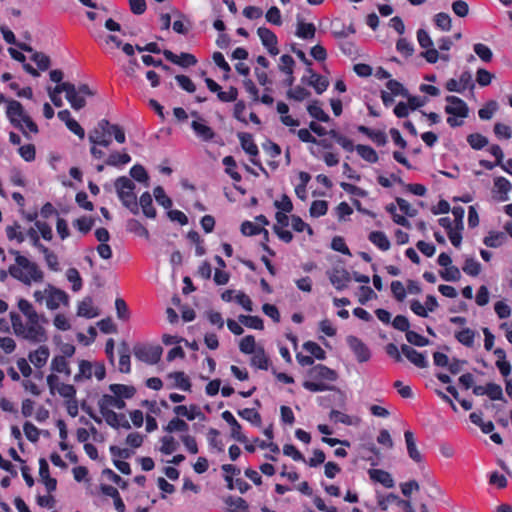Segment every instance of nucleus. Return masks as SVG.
I'll return each mask as SVG.
<instances>
[{"label": "nucleus", "mask_w": 512, "mask_h": 512, "mask_svg": "<svg viewBox=\"0 0 512 512\" xmlns=\"http://www.w3.org/2000/svg\"><path fill=\"white\" fill-rule=\"evenodd\" d=\"M18 308L26 317L24 324L21 317L15 313H10L11 324L14 333L18 337H22L33 343H40L47 340L45 329L42 326L46 319L43 315H39L33 305L26 299L18 301Z\"/></svg>", "instance_id": "obj_1"}, {"label": "nucleus", "mask_w": 512, "mask_h": 512, "mask_svg": "<svg viewBox=\"0 0 512 512\" xmlns=\"http://www.w3.org/2000/svg\"><path fill=\"white\" fill-rule=\"evenodd\" d=\"M6 102V116L13 127L20 130L22 134L30 139L29 133L37 134L39 132L37 124L25 112L22 104L16 100H7L0 93V104Z\"/></svg>", "instance_id": "obj_2"}, {"label": "nucleus", "mask_w": 512, "mask_h": 512, "mask_svg": "<svg viewBox=\"0 0 512 512\" xmlns=\"http://www.w3.org/2000/svg\"><path fill=\"white\" fill-rule=\"evenodd\" d=\"M15 256V265L9 267L10 275L24 283L30 285L32 282L40 283L44 279V273L35 262L20 254L19 251L11 249L9 251Z\"/></svg>", "instance_id": "obj_3"}, {"label": "nucleus", "mask_w": 512, "mask_h": 512, "mask_svg": "<svg viewBox=\"0 0 512 512\" xmlns=\"http://www.w3.org/2000/svg\"><path fill=\"white\" fill-rule=\"evenodd\" d=\"M308 380L303 382V387L310 392H323L332 390L328 382H335L338 374L335 370L323 364L314 365L307 372Z\"/></svg>", "instance_id": "obj_4"}, {"label": "nucleus", "mask_w": 512, "mask_h": 512, "mask_svg": "<svg viewBox=\"0 0 512 512\" xmlns=\"http://www.w3.org/2000/svg\"><path fill=\"white\" fill-rule=\"evenodd\" d=\"M115 188L117 195L129 211L133 214H138V202L134 192L136 186L134 182L126 176H121L115 181Z\"/></svg>", "instance_id": "obj_5"}, {"label": "nucleus", "mask_w": 512, "mask_h": 512, "mask_svg": "<svg viewBox=\"0 0 512 512\" xmlns=\"http://www.w3.org/2000/svg\"><path fill=\"white\" fill-rule=\"evenodd\" d=\"M163 349L159 345L137 344L133 348L134 356L147 364L154 365L161 359Z\"/></svg>", "instance_id": "obj_6"}, {"label": "nucleus", "mask_w": 512, "mask_h": 512, "mask_svg": "<svg viewBox=\"0 0 512 512\" xmlns=\"http://www.w3.org/2000/svg\"><path fill=\"white\" fill-rule=\"evenodd\" d=\"M46 307L49 310H56L61 304L68 305L69 297L67 293L55 286L48 284L45 288Z\"/></svg>", "instance_id": "obj_7"}, {"label": "nucleus", "mask_w": 512, "mask_h": 512, "mask_svg": "<svg viewBox=\"0 0 512 512\" xmlns=\"http://www.w3.org/2000/svg\"><path fill=\"white\" fill-rule=\"evenodd\" d=\"M346 342L359 363H365L370 360L371 351L360 338L354 335H349L346 337Z\"/></svg>", "instance_id": "obj_8"}, {"label": "nucleus", "mask_w": 512, "mask_h": 512, "mask_svg": "<svg viewBox=\"0 0 512 512\" xmlns=\"http://www.w3.org/2000/svg\"><path fill=\"white\" fill-rule=\"evenodd\" d=\"M107 128H109V121L107 119H101L97 126L89 133V142L92 145L108 147L112 140L107 138Z\"/></svg>", "instance_id": "obj_9"}, {"label": "nucleus", "mask_w": 512, "mask_h": 512, "mask_svg": "<svg viewBox=\"0 0 512 512\" xmlns=\"http://www.w3.org/2000/svg\"><path fill=\"white\" fill-rule=\"evenodd\" d=\"M448 105L445 106V112L448 115L457 116L459 118H467L469 115V107L464 100L457 96H447Z\"/></svg>", "instance_id": "obj_10"}, {"label": "nucleus", "mask_w": 512, "mask_h": 512, "mask_svg": "<svg viewBox=\"0 0 512 512\" xmlns=\"http://www.w3.org/2000/svg\"><path fill=\"white\" fill-rule=\"evenodd\" d=\"M238 138L240 140L242 149L252 157V164L258 166L262 171H265L261 163L256 159L259 154V150L257 145L254 143L252 135L249 133H239Z\"/></svg>", "instance_id": "obj_11"}, {"label": "nucleus", "mask_w": 512, "mask_h": 512, "mask_svg": "<svg viewBox=\"0 0 512 512\" xmlns=\"http://www.w3.org/2000/svg\"><path fill=\"white\" fill-rule=\"evenodd\" d=\"M257 34L261 40L262 45L267 49L268 53L271 56L278 55V40L275 33L266 27H259L257 29Z\"/></svg>", "instance_id": "obj_12"}, {"label": "nucleus", "mask_w": 512, "mask_h": 512, "mask_svg": "<svg viewBox=\"0 0 512 512\" xmlns=\"http://www.w3.org/2000/svg\"><path fill=\"white\" fill-rule=\"evenodd\" d=\"M328 277L331 284L338 291H342L347 288L351 281L350 273L343 267H334L328 272Z\"/></svg>", "instance_id": "obj_13"}, {"label": "nucleus", "mask_w": 512, "mask_h": 512, "mask_svg": "<svg viewBox=\"0 0 512 512\" xmlns=\"http://www.w3.org/2000/svg\"><path fill=\"white\" fill-rule=\"evenodd\" d=\"M162 53L166 60L183 68H188L197 64L196 57L190 53L182 52L180 55H177L170 50H164Z\"/></svg>", "instance_id": "obj_14"}, {"label": "nucleus", "mask_w": 512, "mask_h": 512, "mask_svg": "<svg viewBox=\"0 0 512 512\" xmlns=\"http://www.w3.org/2000/svg\"><path fill=\"white\" fill-rule=\"evenodd\" d=\"M400 349L402 354L416 367L426 368L428 366L426 353L418 352L407 344H402Z\"/></svg>", "instance_id": "obj_15"}, {"label": "nucleus", "mask_w": 512, "mask_h": 512, "mask_svg": "<svg viewBox=\"0 0 512 512\" xmlns=\"http://www.w3.org/2000/svg\"><path fill=\"white\" fill-rule=\"evenodd\" d=\"M62 89L65 90L66 99L74 110H80L86 105L85 98L77 92L74 84L68 82V85L63 86Z\"/></svg>", "instance_id": "obj_16"}, {"label": "nucleus", "mask_w": 512, "mask_h": 512, "mask_svg": "<svg viewBox=\"0 0 512 512\" xmlns=\"http://www.w3.org/2000/svg\"><path fill=\"white\" fill-rule=\"evenodd\" d=\"M307 73L309 74V79L307 80V83L312 86L317 94H322L329 86V81L326 77L321 76L317 73H315L311 67H307L306 69ZM303 82H306V77L302 78Z\"/></svg>", "instance_id": "obj_17"}, {"label": "nucleus", "mask_w": 512, "mask_h": 512, "mask_svg": "<svg viewBox=\"0 0 512 512\" xmlns=\"http://www.w3.org/2000/svg\"><path fill=\"white\" fill-rule=\"evenodd\" d=\"M50 357V350L46 345H41L37 349L28 354V360L34 365L35 368L41 369L44 367Z\"/></svg>", "instance_id": "obj_18"}, {"label": "nucleus", "mask_w": 512, "mask_h": 512, "mask_svg": "<svg viewBox=\"0 0 512 512\" xmlns=\"http://www.w3.org/2000/svg\"><path fill=\"white\" fill-rule=\"evenodd\" d=\"M100 411L112 410L111 408H117L122 410L125 408V401L120 399L117 395L104 394L98 401Z\"/></svg>", "instance_id": "obj_19"}, {"label": "nucleus", "mask_w": 512, "mask_h": 512, "mask_svg": "<svg viewBox=\"0 0 512 512\" xmlns=\"http://www.w3.org/2000/svg\"><path fill=\"white\" fill-rule=\"evenodd\" d=\"M39 475L48 492L56 490L57 481L55 478L50 477L49 465L44 458L39 460Z\"/></svg>", "instance_id": "obj_20"}, {"label": "nucleus", "mask_w": 512, "mask_h": 512, "mask_svg": "<svg viewBox=\"0 0 512 512\" xmlns=\"http://www.w3.org/2000/svg\"><path fill=\"white\" fill-rule=\"evenodd\" d=\"M404 438L409 457L416 463H420L423 460L422 454L417 449L416 440L414 434L410 430L404 432Z\"/></svg>", "instance_id": "obj_21"}, {"label": "nucleus", "mask_w": 512, "mask_h": 512, "mask_svg": "<svg viewBox=\"0 0 512 512\" xmlns=\"http://www.w3.org/2000/svg\"><path fill=\"white\" fill-rule=\"evenodd\" d=\"M191 128L194 131L195 135L200 138L202 141L208 142L214 139L215 132L213 129L200 121H193L191 123Z\"/></svg>", "instance_id": "obj_22"}, {"label": "nucleus", "mask_w": 512, "mask_h": 512, "mask_svg": "<svg viewBox=\"0 0 512 512\" xmlns=\"http://www.w3.org/2000/svg\"><path fill=\"white\" fill-rule=\"evenodd\" d=\"M368 474L373 481L381 483L384 487H394V480L389 472L381 469H370Z\"/></svg>", "instance_id": "obj_23"}, {"label": "nucleus", "mask_w": 512, "mask_h": 512, "mask_svg": "<svg viewBox=\"0 0 512 512\" xmlns=\"http://www.w3.org/2000/svg\"><path fill=\"white\" fill-rule=\"evenodd\" d=\"M130 162L131 156L128 153H120L118 151H114L109 154L105 164L112 167L122 168Z\"/></svg>", "instance_id": "obj_24"}, {"label": "nucleus", "mask_w": 512, "mask_h": 512, "mask_svg": "<svg viewBox=\"0 0 512 512\" xmlns=\"http://www.w3.org/2000/svg\"><path fill=\"white\" fill-rule=\"evenodd\" d=\"M507 240L506 233L501 231H490L484 237L483 243L490 248H498L502 246Z\"/></svg>", "instance_id": "obj_25"}, {"label": "nucleus", "mask_w": 512, "mask_h": 512, "mask_svg": "<svg viewBox=\"0 0 512 512\" xmlns=\"http://www.w3.org/2000/svg\"><path fill=\"white\" fill-rule=\"evenodd\" d=\"M494 187L496 191L500 194V201H507L509 199L508 193L512 188L511 182L505 177L499 176L494 179Z\"/></svg>", "instance_id": "obj_26"}, {"label": "nucleus", "mask_w": 512, "mask_h": 512, "mask_svg": "<svg viewBox=\"0 0 512 512\" xmlns=\"http://www.w3.org/2000/svg\"><path fill=\"white\" fill-rule=\"evenodd\" d=\"M224 502L229 507L228 512H249L247 501L241 497L228 496Z\"/></svg>", "instance_id": "obj_27"}, {"label": "nucleus", "mask_w": 512, "mask_h": 512, "mask_svg": "<svg viewBox=\"0 0 512 512\" xmlns=\"http://www.w3.org/2000/svg\"><path fill=\"white\" fill-rule=\"evenodd\" d=\"M142 208L143 214L148 218H155L156 217V210L153 207V200L152 196L149 192H144L140 196V200L138 203V207Z\"/></svg>", "instance_id": "obj_28"}, {"label": "nucleus", "mask_w": 512, "mask_h": 512, "mask_svg": "<svg viewBox=\"0 0 512 512\" xmlns=\"http://www.w3.org/2000/svg\"><path fill=\"white\" fill-rule=\"evenodd\" d=\"M119 371L121 373H130L131 371V361H130V351L126 343H122L119 348Z\"/></svg>", "instance_id": "obj_29"}, {"label": "nucleus", "mask_w": 512, "mask_h": 512, "mask_svg": "<svg viewBox=\"0 0 512 512\" xmlns=\"http://www.w3.org/2000/svg\"><path fill=\"white\" fill-rule=\"evenodd\" d=\"M368 239L382 251H387L390 248V241L387 235L382 231H372L369 234Z\"/></svg>", "instance_id": "obj_30"}, {"label": "nucleus", "mask_w": 512, "mask_h": 512, "mask_svg": "<svg viewBox=\"0 0 512 512\" xmlns=\"http://www.w3.org/2000/svg\"><path fill=\"white\" fill-rule=\"evenodd\" d=\"M50 368L54 373H62L67 377L71 375V368L65 356H54Z\"/></svg>", "instance_id": "obj_31"}, {"label": "nucleus", "mask_w": 512, "mask_h": 512, "mask_svg": "<svg viewBox=\"0 0 512 512\" xmlns=\"http://www.w3.org/2000/svg\"><path fill=\"white\" fill-rule=\"evenodd\" d=\"M109 390L114 395H117L122 400L130 399L136 393L135 387L129 386V385H124V384H111L109 386Z\"/></svg>", "instance_id": "obj_32"}, {"label": "nucleus", "mask_w": 512, "mask_h": 512, "mask_svg": "<svg viewBox=\"0 0 512 512\" xmlns=\"http://www.w3.org/2000/svg\"><path fill=\"white\" fill-rule=\"evenodd\" d=\"M173 412L179 417H185L189 421H193L198 415L201 414L199 407L197 405H190L188 408L185 405H178L173 408Z\"/></svg>", "instance_id": "obj_33"}, {"label": "nucleus", "mask_w": 512, "mask_h": 512, "mask_svg": "<svg viewBox=\"0 0 512 512\" xmlns=\"http://www.w3.org/2000/svg\"><path fill=\"white\" fill-rule=\"evenodd\" d=\"M78 315L85 318H94L98 315L97 309L93 306L91 297H86L78 305Z\"/></svg>", "instance_id": "obj_34"}, {"label": "nucleus", "mask_w": 512, "mask_h": 512, "mask_svg": "<svg viewBox=\"0 0 512 512\" xmlns=\"http://www.w3.org/2000/svg\"><path fill=\"white\" fill-rule=\"evenodd\" d=\"M168 378L174 381V387L183 391L191 390V382L184 372H172L168 375Z\"/></svg>", "instance_id": "obj_35"}, {"label": "nucleus", "mask_w": 512, "mask_h": 512, "mask_svg": "<svg viewBox=\"0 0 512 512\" xmlns=\"http://www.w3.org/2000/svg\"><path fill=\"white\" fill-rule=\"evenodd\" d=\"M316 33V28L313 23H305L304 21L299 20L297 23L296 36L309 40L314 38Z\"/></svg>", "instance_id": "obj_36"}, {"label": "nucleus", "mask_w": 512, "mask_h": 512, "mask_svg": "<svg viewBox=\"0 0 512 512\" xmlns=\"http://www.w3.org/2000/svg\"><path fill=\"white\" fill-rule=\"evenodd\" d=\"M309 115L321 122H328L330 120L329 115L321 108L319 101L314 100L307 106Z\"/></svg>", "instance_id": "obj_37"}, {"label": "nucleus", "mask_w": 512, "mask_h": 512, "mask_svg": "<svg viewBox=\"0 0 512 512\" xmlns=\"http://www.w3.org/2000/svg\"><path fill=\"white\" fill-rule=\"evenodd\" d=\"M251 365L261 370H267L269 366V359L263 347H258L256 352L253 353L251 358Z\"/></svg>", "instance_id": "obj_38"}, {"label": "nucleus", "mask_w": 512, "mask_h": 512, "mask_svg": "<svg viewBox=\"0 0 512 512\" xmlns=\"http://www.w3.org/2000/svg\"><path fill=\"white\" fill-rule=\"evenodd\" d=\"M238 321L250 329L255 330H263L264 329V323L263 320L259 316H251V315H239Z\"/></svg>", "instance_id": "obj_39"}, {"label": "nucleus", "mask_w": 512, "mask_h": 512, "mask_svg": "<svg viewBox=\"0 0 512 512\" xmlns=\"http://www.w3.org/2000/svg\"><path fill=\"white\" fill-rule=\"evenodd\" d=\"M93 375V364L87 360L79 361V372L74 376L75 382H81L84 379H91Z\"/></svg>", "instance_id": "obj_40"}, {"label": "nucleus", "mask_w": 512, "mask_h": 512, "mask_svg": "<svg viewBox=\"0 0 512 512\" xmlns=\"http://www.w3.org/2000/svg\"><path fill=\"white\" fill-rule=\"evenodd\" d=\"M356 151L363 160L369 163L378 162V154L372 147L368 145L358 144L356 145Z\"/></svg>", "instance_id": "obj_41"}, {"label": "nucleus", "mask_w": 512, "mask_h": 512, "mask_svg": "<svg viewBox=\"0 0 512 512\" xmlns=\"http://www.w3.org/2000/svg\"><path fill=\"white\" fill-rule=\"evenodd\" d=\"M241 232L245 236H254V235L263 233L264 238L266 240H268V235H269L268 231L265 228L256 226L255 224H253L250 221H244L241 224Z\"/></svg>", "instance_id": "obj_42"}, {"label": "nucleus", "mask_w": 512, "mask_h": 512, "mask_svg": "<svg viewBox=\"0 0 512 512\" xmlns=\"http://www.w3.org/2000/svg\"><path fill=\"white\" fill-rule=\"evenodd\" d=\"M455 338L462 345L472 347L474 345L475 331L470 328H464L455 333Z\"/></svg>", "instance_id": "obj_43"}, {"label": "nucleus", "mask_w": 512, "mask_h": 512, "mask_svg": "<svg viewBox=\"0 0 512 512\" xmlns=\"http://www.w3.org/2000/svg\"><path fill=\"white\" fill-rule=\"evenodd\" d=\"M164 431L168 433L174 432H187L189 430V425L178 416L171 419L166 426H164Z\"/></svg>", "instance_id": "obj_44"}, {"label": "nucleus", "mask_w": 512, "mask_h": 512, "mask_svg": "<svg viewBox=\"0 0 512 512\" xmlns=\"http://www.w3.org/2000/svg\"><path fill=\"white\" fill-rule=\"evenodd\" d=\"M73 227L76 228L81 234L85 235L89 233L94 226V219L88 216H82L72 223Z\"/></svg>", "instance_id": "obj_45"}, {"label": "nucleus", "mask_w": 512, "mask_h": 512, "mask_svg": "<svg viewBox=\"0 0 512 512\" xmlns=\"http://www.w3.org/2000/svg\"><path fill=\"white\" fill-rule=\"evenodd\" d=\"M127 231L145 239L149 238V231L136 219H130L126 225Z\"/></svg>", "instance_id": "obj_46"}, {"label": "nucleus", "mask_w": 512, "mask_h": 512, "mask_svg": "<svg viewBox=\"0 0 512 512\" xmlns=\"http://www.w3.org/2000/svg\"><path fill=\"white\" fill-rule=\"evenodd\" d=\"M467 142L474 150H481L488 145V138L480 133H472L467 136Z\"/></svg>", "instance_id": "obj_47"}, {"label": "nucleus", "mask_w": 512, "mask_h": 512, "mask_svg": "<svg viewBox=\"0 0 512 512\" xmlns=\"http://www.w3.org/2000/svg\"><path fill=\"white\" fill-rule=\"evenodd\" d=\"M303 348L310 353L312 357H315L318 360H324L326 358L325 351L316 342L307 341L303 344Z\"/></svg>", "instance_id": "obj_48"}, {"label": "nucleus", "mask_w": 512, "mask_h": 512, "mask_svg": "<svg viewBox=\"0 0 512 512\" xmlns=\"http://www.w3.org/2000/svg\"><path fill=\"white\" fill-rule=\"evenodd\" d=\"M238 415L256 426L261 425V415L255 409L245 408L239 410Z\"/></svg>", "instance_id": "obj_49"}, {"label": "nucleus", "mask_w": 512, "mask_h": 512, "mask_svg": "<svg viewBox=\"0 0 512 512\" xmlns=\"http://www.w3.org/2000/svg\"><path fill=\"white\" fill-rule=\"evenodd\" d=\"M462 269L467 275L476 277L481 272V264L476 259L469 257L466 258Z\"/></svg>", "instance_id": "obj_50"}, {"label": "nucleus", "mask_w": 512, "mask_h": 512, "mask_svg": "<svg viewBox=\"0 0 512 512\" xmlns=\"http://www.w3.org/2000/svg\"><path fill=\"white\" fill-rule=\"evenodd\" d=\"M498 109V103L495 100L488 101L484 107L479 109L478 116L481 120H490Z\"/></svg>", "instance_id": "obj_51"}, {"label": "nucleus", "mask_w": 512, "mask_h": 512, "mask_svg": "<svg viewBox=\"0 0 512 512\" xmlns=\"http://www.w3.org/2000/svg\"><path fill=\"white\" fill-rule=\"evenodd\" d=\"M239 349L244 354H253L256 352V341L253 335L243 337L239 343Z\"/></svg>", "instance_id": "obj_52"}, {"label": "nucleus", "mask_w": 512, "mask_h": 512, "mask_svg": "<svg viewBox=\"0 0 512 512\" xmlns=\"http://www.w3.org/2000/svg\"><path fill=\"white\" fill-rule=\"evenodd\" d=\"M44 255V259L46 262L47 267L54 272L60 271V264L58 260V256L51 251L48 247L45 249V251L41 252Z\"/></svg>", "instance_id": "obj_53"}, {"label": "nucleus", "mask_w": 512, "mask_h": 512, "mask_svg": "<svg viewBox=\"0 0 512 512\" xmlns=\"http://www.w3.org/2000/svg\"><path fill=\"white\" fill-rule=\"evenodd\" d=\"M153 195L159 205L164 207L165 209H170L172 207V200L166 195L163 187L157 186L154 188Z\"/></svg>", "instance_id": "obj_54"}, {"label": "nucleus", "mask_w": 512, "mask_h": 512, "mask_svg": "<svg viewBox=\"0 0 512 512\" xmlns=\"http://www.w3.org/2000/svg\"><path fill=\"white\" fill-rule=\"evenodd\" d=\"M66 85H68V82L60 83L57 86H55L54 88H48L49 97H50L52 103L56 107H61L63 105V101H62V99L60 97V94L62 92H65V90L62 89V87L66 86Z\"/></svg>", "instance_id": "obj_55"}, {"label": "nucleus", "mask_w": 512, "mask_h": 512, "mask_svg": "<svg viewBox=\"0 0 512 512\" xmlns=\"http://www.w3.org/2000/svg\"><path fill=\"white\" fill-rule=\"evenodd\" d=\"M130 175L134 180L145 183L146 186H148L149 176L142 165L136 164L132 166L130 169Z\"/></svg>", "instance_id": "obj_56"}, {"label": "nucleus", "mask_w": 512, "mask_h": 512, "mask_svg": "<svg viewBox=\"0 0 512 512\" xmlns=\"http://www.w3.org/2000/svg\"><path fill=\"white\" fill-rule=\"evenodd\" d=\"M107 138H110L113 136L114 139L120 143L123 144L126 141V136L123 128L117 124H111L109 122V128H107Z\"/></svg>", "instance_id": "obj_57"}, {"label": "nucleus", "mask_w": 512, "mask_h": 512, "mask_svg": "<svg viewBox=\"0 0 512 512\" xmlns=\"http://www.w3.org/2000/svg\"><path fill=\"white\" fill-rule=\"evenodd\" d=\"M476 55L484 62H490L493 58L492 50L485 44L476 43L473 46Z\"/></svg>", "instance_id": "obj_58"}, {"label": "nucleus", "mask_w": 512, "mask_h": 512, "mask_svg": "<svg viewBox=\"0 0 512 512\" xmlns=\"http://www.w3.org/2000/svg\"><path fill=\"white\" fill-rule=\"evenodd\" d=\"M328 210V203L325 200H315L312 202L310 206V215L312 217H320L327 213Z\"/></svg>", "instance_id": "obj_59"}, {"label": "nucleus", "mask_w": 512, "mask_h": 512, "mask_svg": "<svg viewBox=\"0 0 512 512\" xmlns=\"http://www.w3.org/2000/svg\"><path fill=\"white\" fill-rule=\"evenodd\" d=\"M405 336H406V340L414 346L424 347L429 344V339H427L426 337L420 335L419 333H417L415 331L409 330V331H407Z\"/></svg>", "instance_id": "obj_60"}, {"label": "nucleus", "mask_w": 512, "mask_h": 512, "mask_svg": "<svg viewBox=\"0 0 512 512\" xmlns=\"http://www.w3.org/2000/svg\"><path fill=\"white\" fill-rule=\"evenodd\" d=\"M66 277L72 283V290L77 292L82 288V278L76 268H69L66 272Z\"/></svg>", "instance_id": "obj_61"}, {"label": "nucleus", "mask_w": 512, "mask_h": 512, "mask_svg": "<svg viewBox=\"0 0 512 512\" xmlns=\"http://www.w3.org/2000/svg\"><path fill=\"white\" fill-rule=\"evenodd\" d=\"M21 226L15 223L6 227V235L9 240H16L19 244L25 241V233L20 231Z\"/></svg>", "instance_id": "obj_62"}, {"label": "nucleus", "mask_w": 512, "mask_h": 512, "mask_svg": "<svg viewBox=\"0 0 512 512\" xmlns=\"http://www.w3.org/2000/svg\"><path fill=\"white\" fill-rule=\"evenodd\" d=\"M161 444L160 451L165 455L172 454L178 446V443L172 436H163L161 438Z\"/></svg>", "instance_id": "obj_63"}, {"label": "nucleus", "mask_w": 512, "mask_h": 512, "mask_svg": "<svg viewBox=\"0 0 512 512\" xmlns=\"http://www.w3.org/2000/svg\"><path fill=\"white\" fill-rule=\"evenodd\" d=\"M434 22L436 27L442 31H450L451 29V18L447 13L440 12L435 15Z\"/></svg>", "instance_id": "obj_64"}]
</instances>
